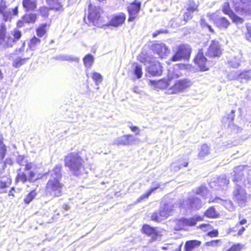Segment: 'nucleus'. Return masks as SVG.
<instances>
[{
    "mask_svg": "<svg viewBox=\"0 0 251 251\" xmlns=\"http://www.w3.org/2000/svg\"><path fill=\"white\" fill-rule=\"evenodd\" d=\"M244 248V245L241 243H234L232 244L226 251H242Z\"/></svg>",
    "mask_w": 251,
    "mask_h": 251,
    "instance_id": "44",
    "label": "nucleus"
},
{
    "mask_svg": "<svg viewBox=\"0 0 251 251\" xmlns=\"http://www.w3.org/2000/svg\"><path fill=\"white\" fill-rule=\"evenodd\" d=\"M193 12L186 10L182 15V18H181V22L184 24H185L187 23H188L189 21L191 20L193 17Z\"/></svg>",
    "mask_w": 251,
    "mask_h": 251,
    "instance_id": "39",
    "label": "nucleus"
},
{
    "mask_svg": "<svg viewBox=\"0 0 251 251\" xmlns=\"http://www.w3.org/2000/svg\"><path fill=\"white\" fill-rule=\"evenodd\" d=\"M180 75L173 74L170 76H168L167 78H162L158 80V89H164L167 88L171 83V80L173 78L179 77Z\"/></svg>",
    "mask_w": 251,
    "mask_h": 251,
    "instance_id": "21",
    "label": "nucleus"
},
{
    "mask_svg": "<svg viewBox=\"0 0 251 251\" xmlns=\"http://www.w3.org/2000/svg\"><path fill=\"white\" fill-rule=\"evenodd\" d=\"M168 32H169V31L167 29H160L159 30L155 31L154 32H153L152 34V37L153 38H155L159 35L167 34V33H168Z\"/></svg>",
    "mask_w": 251,
    "mask_h": 251,
    "instance_id": "53",
    "label": "nucleus"
},
{
    "mask_svg": "<svg viewBox=\"0 0 251 251\" xmlns=\"http://www.w3.org/2000/svg\"><path fill=\"white\" fill-rule=\"evenodd\" d=\"M183 244V241L175 240L171 243L166 244L161 248L163 250H169L171 251H181Z\"/></svg>",
    "mask_w": 251,
    "mask_h": 251,
    "instance_id": "19",
    "label": "nucleus"
},
{
    "mask_svg": "<svg viewBox=\"0 0 251 251\" xmlns=\"http://www.w3.org/2000/svg\"><path fill=\"white\" fill-rule=\"evenodd\" d=\"M223 49L219 42L216 40H212L205 53L209 59L219 58L223 53Z\"/></svg>",
    "mask_w": 251,
    "mask_h": 251,
    "instance_id": "9",
    "label": "nucleus"
},
{
    "mask_svg": "<svg viewBox=\"0 0 251 251\" xmlns=\"http://www.w3.org/2000/svg\"><path fill=\"white\" fill-rule=\"evenodd\" d=\"M141 1L139 0H134L130 3L127 7L128 13V22H132L138 17V13L141 9Z\"/></svg>",
    "mask_w": 251,
    "mask_h": 251,
    "instance_id": "13",
    "label": "nucleus"
},
{
    "mask_svg": "<svg viewBox=\"0 0 251 251\" xmlns=\"http://www.w3.org/2000/svg\"><path fill=\"white\" fill-rule=\"evenodd\" d=\"M134 140L135 139L133 138L132 135L128 134L119 137L115 144L118 146H128L131 145Z\"/></svg>",
    "mask_w": 251,
    "mask_h": 251,
    "instance_id": "20",
    "label": "nucleus"
},
{
    "mask_svg": "<svg viewBox=\"0 0 251 251\" xmlns=\"http://www.w3.org/2000/svg\"><path fill=\"white\" fill-rule=\"evenodd\" d=\"M188 161L187 160H183L182 162L179 164H176L175 163H173L171 164L172 170L174 171H177L183 167H186L188 165Z\"/></svg>",
    "mask_w": 251,
    "mask_h": 251,
    "instance_id": "41",
    "label": "nucleus"
},
{
    "mask_svg": "<svg viewBox=\"0 0 251 251\" xmlns=\"http://www.w3.org/2000/svg\"><path fill=\"white\" fill-rule=\"evenodd\" d=\"M201 25L202 27L206 28V27L208 25V24L206 22L205 20H201Z\"/></svg>",
    "mask_w": 251,
    "mask_h": 251,
    "instance_id": "62",
    "label": "nucleus"
},
{
    "mask_svg": "<svg viewBox=\"0 0 251 251\" xmlns=\"http://www.w3.org/2000/svg\"><path fill=\"white\" fill-rule=\"evenodd\" d=\"M48 3L50 10L54 11H63V6L58 0H49Z\"/></svg>",
    "mask_w": 251,
    "mask_h": 251,
    "instance_id": "30",
    "label": "nucleus"
},
{
    "mask_svg": "<svg viewBox=\"0 0 251 251\" xmlns=\"http://www.w3.org/2000/svg\"><path fill=\"white\" fill-rule=\"evenodd\" d=\"M199 228L203 232H207L209 229L212 228V226L208 224H202L199 225Z\"/></svg>",
    "mask_w": 251,
    "mask_h": 251,
    "instance_id": "54",
    "label": "nucleus"
},
{
    "mask_svg": "<svg viewBox=\"0 0 251 251\" xmlns=\"http://www.w3.org/2000/svg\"><path fill=\"white\" fill-rule=\"evenodd\" d=\"M205 189V187L200 186L198 187L196 190V194L197 195H202Z\"/></svg>",
    "mask_w": 251,
    "mask_h": 251,
    "instance_id": "60",
    "label": "nucleus"
},
{
    "mask_svg": "<svg viewBox=\"0 0 251 251\" xmlns=\"http://www.w3.org/2000/svg\"><path fill=\"white\" fill-rule=\"evenodd\" d=\"M132 66L134 67L133 70V74L135 75L136 77L138 79L141 78L143 75L141 66L137 63H134L132 64Z\"/></svg>",
    "mask_w": 251,
    "mask_h": 251,
    "instance_id": "38",
    "label": "nucleus"
},
{
    "mask_svg": "<svg viewBox=\"0 0 251 251\" xmlns=\"http://www.w3.org/2000/svg\"><path fill=\"white\" fill-rule=\"evenodd\" d=\"M137 60L141 63L146 64L148 61V56L147 54L141 53L138 56Z\"/></svg>",
    "mask_w": 251,
    "mask_h": 251,
    "instance_id": "52",
    "label": "nucleus"
},
{
    "mask_svg": "<svg viewBox=\"0 0 251 251\" xmlns=\"http://www.w3.org/2000/svg\"><path fill=\"white\" fill-rule=\"evenodd\" d=\"M126 18V16L124 12L114 14L108 22L106 21V27L108 26L120 27L125 23Z\"/></svg>",
    "mask_w": 251,
    "mask_h": 251,
    "instance_id": "14",
    "label": "nucleus"
},
{
    "mask_svg": "<svg viewBox=\"0 0 251 251\" xmlns=\"http://www.w3.org/2000/svg\"><path fill=\"white\" fill-rule=\"evenodd\" d=\"M193 61L200 71H207L209 69V62L204 56L202 49H199Z\"/></svg>",
    "mask_w": 251,
    "mask_h": 251,
    "instance_id": "11",
    "label": "nucleus"
},
{
    "mask_svg": "<svg viewBox=\"0 0 251 251\" xmlns=\"http://www.w3.org/2000/svg\"><path fill=\"white\" fill-rule=\"evenodd\" d=\"M222 243L221 239H216L206 242L205 246L209 247H217L220 246Z\"/></svg>",
    "mask_w": 251,
    "mask_h": 251,
    "instance_id": "48",
    "label": "nucleus"
},
{
    "mask_svg": "<svg viewBox=\"0 0 251 251\" xmlns=\"http://www.w3.org/2000/svg\"><path fill=\"white\" fill-rule=\"evenodd\" d=\"M87 18L89 25L100 28L106 27V17L103 14V10L100 7L89 4Z\"/></svg>",
    "mask_w": 251,
    "mask_h": 251,
    "instance_id": "3",
    "label": "nucleus"
},
{
    "mask_svg": "<svg viewBox=\"0 0 251 251\" xmlns=\"http://www.w3.org/2000/svg\"><path fill=\"white\" fill-rule=\"evenodd\" d=\"M207 236L210 238L217 237L219 236V231L217 229H213L206 234Z\"/></svg>",
    "mask_w": 251,
    "mask_h": 251,
    "instance_id": "55",
    "label": "nucleus"
},
{
    "mask_svg": "<svg viewBox=\"0 0 251 251\" xmlns=\"http://www.w3.org/2000/svg\"><path fill=\"white\" fill-rule=\"evenodd\" d=\"M186 10L193 13L198 12L199 11L198 3H197L194 0H188L186 3Z\"/></svg>",
    "mask_w": 251,
    "mask_h": 251,
    "instance_id": "31",
    "label": "nucleus"
},
{
    "mask_svg": "<svg viewBox=\"0 0 251 251\" xmlns=\"http://www.w3.org/2000/svg\"><path fill=\"white\" fill-rule=\"evenodd\" d=\"M23 16L24 18L25 21L28 24L35 23L37 19V15L35 13L25 14Z\"/></svg>",
    "mask_w": 251,
    "mask_h": 251,
    "instance_id": "35",
    "label": "nucleus"
},
{
    "mask_svg": "<svg viewBox=\"0 0 251 251\" xmlns=\"http://www.w3.org/2000/svg\"><path fill=\"white\" fill-rule=\"evenodd\" d=\"M129 127L132 132H136V135H139L140 134V129L137 126L131 125L129 126Z\"/></svg>",
    "mask_w": 251,
    "mask_h": 251,
    "instance_id": "59",
    "label": "nucleus"
},
{
    "mask_svg": "<svg viewBox=\"0 0 251 251\" xmlns=\"http://www.w3.org/2000/svg\"><path fill=\"white\" fill-rule=\"evenodd\" d=\"M247 222V220L246 219H243L240 220L237 224H239V225H244L246 224Z\"/></svg>",
    "mask_w": 251,
    "mask_h": 251,
    "instance_id": "63",
    "label": "nucleus"
},
{
    "mask_svg": "<svg viewBox=\"0 0 251 251\" xmlns=\"http://www.w3.org/2000/svg\"><path fill=\"white\" fill-rule=\"evenodd\" d=\"M246 28V31L245 32V39L251 42V24L247 23L245 25Z\"/></svg>",
    "mask_w": 251,
    "mask_h": 251,
    "instance_id": "50",
    "label": "nucleus"
},
{
    "mask_svg": "<svg viewBox=\"0 0 251 251\" xmlns=\"http://www.w3.org/2000/svg\"><path fill=\"white\" fill-rule=\"evenodd\" d=\"M234 117H235V110H232L230 111V114L227 116L226 119L229 122H233V121L234 120Z\"/></svg>",
    "mask_w": 251,
    "mask_h": 251,
    "instance_id": "56",
    "label": "nucleus"
},
{
    "mask_svg": "<svg viewBox=\"0 0 251 251\" xmlns=\"http://www.w3.org/2000/svg\"><path fill=\"white\" fill-rule=\"evenodd\" d=\"M232 3L235 11L241 15L251 14V0H232Z\"/></svg>",
    "mask_w": 251,
    "mask_h": 251,
    "instance_id": "8",
    "label": "nucleus"
},
{
    "mask_svg": "<svg viewBox=\"0 0 251 251\" xmlns=\"http://www.w3.org/2000/svg\"><path fill=\"white\" fill-rule=\"evenodd\" d=\"M0 14L2 17L4 22L10 21L13 16H18V7L16 6L12 10L8 8L6 1L5 0H0Z\"/></svg>",
    "mask_w": 251,
    "mask_h": 251,
    "instance_id": "10",
    "label": "nucleus"
},
{
    "mask_svg": "<svg viewBox=\"0 0 251 251\" xmlns=\"http://www.w3.org/2000/svg\"><path fill=\"white\" fill-rule=\"evenodd\" d=\"M244 176V174L243 169H240L239 167L235 168L234 170L233 181L237 182L241 180Z\"/></svg>",
    "mask_w": 251,
    "mask_h": 251,
    "instance_id": "33",
    "label": "nucleus"
},
{
    "mask_svg": "<svg viewBox=\"0 0 251 251\" xmlns=\"http://www.w3.org/2000/svg\"><path fill=\"white\" fill-rule=\"evenodd\" d=\"M193 84V82L188 78H183L175 81L173 85L169 87L170 94H177L184 92L188 89Z\"/></svg>",
    "mask_w": 251,
    "mask_h": 251,
    "instance_id": "7",
    "label": "nucleus"
},
{
    "mask_svg": "<svg viewBox=\"0 0 251 251\" xmlns=\"http://www.w3.org/2000/svg\"><path fill=\"white\" fill-rule=\"evenodd\" d=\"M148 72L152 76H160L163 72V67L159 61L154 62L149 66Z\"/></svg>",
    "mask_w": 251,
    "mask_h": 251,
    "instance_id": "16",
    "label": "nucleus"
},
{
    "mask_svg": "<svg viewBox=\"0 0 251 251\" xmlns=\"http://www.w3.org/2000/svg\"><path fill=\"white\" fill-rule=\"evenodd\" d=\"M209 153V147L206 145H203L201 146V150L198 154V157L199 159H202Z\"/></svg>",
    "mask_w": 251,
    "mask_h": 251,
    "instance_id": "40",
    "label": "nucleus"
},
{
    "mask_svg": "<svg viewBox=\"0 0 251 251\" xmlns=\"http://www.w3.org/2000/svg\"><path fill=\"white\" fill-rule=\"evenodd\" d=\"M154 53L157 54L161 59L166 58L170 53V50L163 43H154L151 46Z\"/></svg>",
    "mask_w": 251,
    "mask_h": 251,
    "instance_id": "15",
    "label": "nucleus"
},
{
    "mask_svg": "<svg viewBox=\"0 0 251 251\" xmlns=\"http://www.w3.org/2000/svg\"><path fill=\"white\" fill-rule=\"evenodd\" d=\"M62 168L61 164H57L53 168V174L48 180L45 188L46 196L58 197L63 194L64 184L61 181Z\"/></svg>",
    "mask_w": 251,
    "mask_h": 251,
    "instance_id": "2",
    "label": "nucleus"
},
{
    "mask_svg": "<svg viewBox=\"0 0 251 251\" xmlns=\"http://www.w3.org/2000/svg\"><path fill=\"white\" fill-rule=\"evenodd\" d=\"M201 242L197 240H191L187 241L184 245V251H192L195 248L199 247Z\"/></svg>",
    "mask_w": 251,
    "mask_h": 251,
    "instance_id": "28",
    "label": "nucleus"
},
{
    "mask_svg": "<svg viewBox=\"0 0 251 251\" xmlns=\"http://www.w3.org/2000/svg\"><path fill=\"white\" fill-rule=\"evenodd\" d=\"M151 219L155 222H160L164 220L163 218L162 217L161 214L159 211H156L152 212L151 215Z\"/></svg>",
    "mask_w": 251,
    "mask_h": 251,
    "instance_id": "43",
    "label": "nucleus"
},
{
    "mask_svg": "<svg viewBox=\"0 0 251 251\" xmlns=\"http://www.w3.org/2000/svg\"><path fill=\"white\" fill-rule=\"evenodd\" d=\"M33 53L28 54L25 53V56H22V58L20 57L14 59L12 62V66L14 68H17L21 67L28 61L33 55ZM21 56L22 55H20Z\"/></svg>",
    "mask_w": 251,
    "mask_h": 251,
    "instance_id": "22",
    "label": "nucleus"
},
{
    "mask_svg": "<svg viewBox=\"0 0 251 251\" xmlns=\"http://www.w3.org/2000/svg\"><path fill=\"white\" fill-rule=\"evenodd\" d=\"M206 28L208 29V30L210 32L212 33H214L215 31L214 29L212 28V26L208 24V25L206 27Z\"/></svg>",
    "mask_w": 251,
    "mask_h": 251,
    "instance_id": "64",
    "label": "nucleus"
},
{
    "mask_svg": "<svg viewBox=\"0 0 251 251\" xmlns=\"http://www.w3.org/2000/svg\"><path fill=\"white\" fill-rule=\"evenodd\" d=\"M160 187V185L158 184L155 187L151 188L147 193L141 196L137 200L138 202H140L145 199H147L151 194Z\"/></svg>",
    "mask_w": 251,
    "mask_h": 251,
    "instance_id": "42",
    "label": "nucleus"
},
{
    "mask_svg": "<svg viewBox=\"0 0 251 251\" xmlns=\"http://www.w3.org/2000/svg\"><path fill=\"white\" fill-rule=\"evenodd\" d=\"M16 161L20 166L25 165L24 171L26 172V174L22 171L21 168L18 170L17 175L15 177L16 183L20 182L25 183L27 181L34 183L42 177V174L38 173L35 168H33V163L31 162H27L25 156L19 155Z\"/></svg>",
    "mask_w": 251,
    "mask_h": 251,
    "instance_id": "1",
    "label": "nucleus"
},
{
    "mask_svg": "<svg viewBox=\"0 0 251 251\" xmlns=\"http://www.w3.org/2000/svg\"><path fill=\"white\" fill-rule=\"evenodd\" d=\"M92 77L97 85H99L102 82V77L99 73L96 72H93L92 74Z\"/></svg>",
    "mask_w": 251,
    "mask_h": 251,
    "instance_id": "47",
    "label": "nucleus"
},
{
    "mask_svg": "<svg viewBox=\"0 0 251 251\" xmlns=\"http://www.w3.org/2000/svg\"><path fill=\"white\" fill-rule=\"evenodd\" d=\"M40 43L41 40L40 39L33 36L30 39L29 42L28 44V48L25 50V42H24L22 46L15 50V53L16 55H21L22 56H25V53L28 54V53H32L31 50H35Z\"/></svg>",
    "mask_w": 251,
    "mask_h": 251,
    "instance_id": "12",
    "label": "nucleus"
},
{
    "mask_svg": "<svg viewBox=\"0 0 251 251\" xmlns=\"http://www.w3.org/2000/svg\"><path fill=\"white\" fill-rule=\"evenodd\" d=\"M203 215L210 219H216L220 217L219 213L213 206L208 207L204 212Z\"/></svg>",
    "mask_w": 251,
    "mask_h": 251,
    "instance_id": "29",
    "label": "nucleus"
},
{
    "mask_svg": "<svg viewBox=\"0 0 251 251\" xmlns=\"http://www.w3.org/2000/svg\"><path fill=\"white\" fill-rule=\"evenodd\" d=\"M7 31L4 24L0 25V50L1 48H11L22 37L21 31L14 29L11 32L12 36L7 35Z\"/></svg>",
    "mask_w": 251,
    "mask_h": 251,
    "instance_id": "5",
    "label": "nucleus"
},
{
    "mask_svg": "<svg viewBox=\"0 0 251 251\" xmlns=\"http://www.w3.org/2000/svg\"><path fill=\"white\" fill-rule=\"evenodd\" d=\"M245 230V227L236 224L234 226L228 228L227 233L231 234L234 236H241Z\"/></svg>",
    "mask_w": 251,
    "mask_h": 251,
    "instance_id": "26",
    "label": "nucleus"
},
{
    "mask_svg": "<svg viewBox=\"0 0 251 251\" xmlns=\"http://www.w3.org/2000/svg\"><path fill=\"white\" fill-rule=\"evenodd\" d=\"M215 24L219 29L226 30L230 25L231 23L226 18L222 17L217 19Z\"/></svg>",
    "mask_w": 251,
    "mask_h": 251,
    "instance_id": "25",
    "label": "nucleus"
},
{
    "mask_svg": "<svg viewBox=\"0 0 251 251\" xmlns=\"http://www.w3.org/2000/svg\"><path fill=\"white\" fill-rule=\"evenodd\" d=\"M12 183V179L8 176H3L0 178V189L7 188Z\"/></svg>",
    "mask_w": 251,
    "mask_h": 251,
    "instance_id": "32",
    "label": "nucleus"
},
{
    "mask_svg": "<svg viewBox=\"0 0 251 251\" xmlns=\"http://www.w3.org/2000/svg\"><path fill=\"white\" fill-rule=\"evenodd\" d=\"M149 84L150 86H152L155 89H158V80H150Z\"/></svg>",
    "mask_w": 251,
    "mask_h": 251,
    "instance_id": "58",
    "label": "nucleus"
},
{
    "mask_svg": "<svg viewBox=\"0 0 251 251\" xmlns=\"http://www.w3.org/2000/svg\"><path fill=\"white\" fill-rule=\"evenodd\" d=\"M22 5L26 12L34 11L37 7V0H23Z\"/></svg>",
    "mask_w": 251,
    "mask_h": 251,
    "instance_id": "24",
    "label": "nucleus"
},
{
    "mask_svg": "<svg viewBox=\"0 0 251 251\" xmlns=\"http://www.w3.org/2000/svg\"><path fill=\"white\" fill-rule=\"evenodd\" d=\"M94 61V57L91 54H86L83 58V64L88 68H90L92 66Z\"/></svg>",
    "mask_w": 251,
    "mask_h": 251,
    "instance_id": "37",
    "label": "nucleus"
},
{
    "mask_svg": "<svg viewBox=\"0 0 251 251\" xmlns=\"http://www.w3.org/2000/svg\"><path fill=\"white\" fill-rule=\"evenodd\" d=\"M15 191V187H11L10 190L9 192L8 196L10 197L14 198L15 197V195L14 194V192Z\"/></svg>",
    "mask_w": 251,
    "mask_h": 251,
    "instance_id": "61",
    "label": "nucleus"
},
{
    "mask_svg": "<svg viewBox=\"0 0 251 251\" xmlns=\"http://www.w3.org/2000/svg\"><path fill=\"white\" fill-rule=\"evenodd\" d=\"M7 147L4 144L3 138H0V160H3L7 154Z\"/></svg>",
    "mask_w": 251,
    "mask_h": 251,
    "instance_id": "36",
    "label": "nucleus"
},
{
    "mask_svg": "<svg viewBox=\"0 0 251 251\" xmlns=\"http://www.w3.org/2000/svg\"><path fill=\"white\" fill-rule=\"evenodd\" d=\"M49 26L46 23L42 24L36 29V34L39 37H42L47 33V28Z\"/></svg>",
    "mask_w": 251,
    "mask_h": 251,
    "instance_id": "34",
    "label": "nucleus"
},
{
    "mask_svg": "<svg viewBox=\"0 0 251 251\" xmlns=\"http://www.w3.org/2000/svg\"><path fill=\"white\" fill-rule=\"evenodd\" d=\"M222 11L224 14L228 16H230L233 12L230 8L229 3L227 1L224 3L222 7Z\"/></svg>",
    "mask_w": 251,
    "mask_h": 251,
    "instance_id": "49",
    "label": "nucleus"
},
{
    "mask_svg": "<svg viewBox=\"0 0 251 251\" xmlns=\"http://www.w3.org/2000/svg\"><path fill=\"white\" fill-rule=\"evenodd\" d=\"M26 24L25 21L24 20V18L23 16L22 17V19L19 20L17 22V27L21 28L25 25Z\"/></svg>",
    "mask_w": 251,
    "mask_h": 251,
    "instance_id": "57",
    "label": "nucleus"
},
{
    "mask_svg": "<svg viewBox=\"0 0 251 251\" xmlns=\"http://www.w3.org/2000/svg\"><path fill=\"white\" fill-rule=\"evenodd\" d=\"M187 205L192 209L198 210L201 207V199L197 197L189 198L187 201Z\"/></svg>",
    "mask_w": 251,
    "mask_h": 251,
    "instance_id": "27",
    "label": "nucleus"
},
{
    "mask_svg": "<svg viewBox=\"0 0 251 251\" xmlns=\"http://www.w3.org/2000/svg\"><path fill=\"white\" fill-rule=\"evenodd\" d=\"M36 194L35 190L31 191L24 199V202L26 204H28L34 199Z\"/></svg>",
    "mask_w": 251,
    "mask_h": 251,
    "instance_id": "45",
    "label": "nucleus"
},
{
    "mask_svg": "<svg viewBox=\"0 0 251 251\" xmlns=\"http://www.w3.org/2000/svg\"><path fill=\"white\" fill-rule=\"evenodd\" d=\"M172 210L173 206L166 202L160 207L159 211L162 217L163 218L164 220H165L171 215Z\"/></svg>",
    "mask_w": 251,
    "mask_h": 251,
    "instance_id": "23",
    "label": "nucleus"
},
{
    "mask_svg": "<svg viewBox=\"0 0 251 251\" xmlns=\"http://www.w3.org/2000/svg\"><path fill=\"white\" fill-rule=\"evenodd\" d=\"M203 221V218L200 215H195L190 218H182L179 220L182 225L186 226H194L198 222Z\"/></svg>",
    "mask_w": 251,
    "mask_h": 251,
    "instance_id": "18",
    "label": "nucleus"
},
{
    "mask_svg": "<svg viewBox=\"0 0 251 251\" xmlns=\"http://www.w3.org/2000/svg\"><path fill=\"white\" fill-rule=\"evenodd\" d=\"M64 166L68 167L75 176H78L85 169L84 160L79 152L67 154L64 158Z\"/></svg>",
    "mask_w": 251,
    "mask_h": 251,
    "instance_id": "4",
    "label": "nucleus"
},
{
    "mask_svg": "<svg viewBox=\"0 0 251 251\" xmlns=\"http://www.w3.org/2000/svg\"><path fill=\"white\" fill-rule=\"evenodd\" d=\"M141 232L148 236L151 237L153 240L156 239L158 236V232L156 230V228L152 227L148 224L143 225Z\"/></svg>",
    "mask_w": 251,
    "mask_h": 251,
    "instance_id": "17",
    "label": "nucleus"
},
{
    "mask_svg": "<svg viewBox=\"0 0 251 251\" xmlns=\"http://www.w3.org/2000/svg\"><path fill=\"white\" fill-rule=\"evenodd\" d=\"M50 10V7L45 6H40L38 9L39 14L44 18H47L49 15V10Z\"/></svg>",
    "mask_w": 251,
    "mask_h": 251,
    "instance_id": "46",
    "label": "nucleus"
},
{
    "mask_svg": "<svg viewBox=\"0 0 251 251\" xmlns=\"http://www.w3.org/2000/svg\"><path fill=\"white\" fill-rule=\"evenodd\" d=\"M174 54L170 60L177 62L181 60H188L191 56L192 49L187 44H181L176 46L173 49Z\"/></svg>",
    "mask_w": 251,
    "mask_h": 251,
    "instance_id": "6",
    "label": "nucleus"
},
{
    "mask_svg": "<svg viewBox=\"0 0 251 251\" xmlns=\"http://www.w3.org/2000/svg\"><path fill=\"white\" fill-rule=\"evenodd\" d=\"M229 17L232 20L233 23L236 24H242L244 22V19L242 18L237 16L234 14V12H233L232 14L230 15V16H229Z\"/></svg>",
    "mask_w": 251,
    "mask_h": 251,
    "instance_id": "51",
    "label": "nucleus"
}]
</instances>
